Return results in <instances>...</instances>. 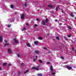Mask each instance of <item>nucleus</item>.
Returning <instances> with one entry per match:
<instances>
[{"label":"nucleus","mask_w":76,"mask_h":76,"mask_svg":"<svg viewBox=\"0 0 76 76\" xmlns=\"http://www.w3.org/2000/svg\"><path fill=\"white\" fill-rule=\"evenodd\" d=\"M39 18H37L36 19V20H37V21H39Z\"/></svg>","instance_id":"37"},{"label":"nucleus","mask_w":76,"mask_h":76,"mask_svg":"<svg viewBox=\"0 0 76 76\" xmlns=\"http://www.w3.org/2000/svg\"><path fill=\"white\" fill-rule=\"evenodd\" d=\"M42 23L43 25H45V22L43 20H42Z\"/></svg>","instance_id":"13"},{"label":"nucleus","mask_w":76,"mask_h":76,"mask_svg":"<svg viewBox=\"0 0 76 76\" xmlns=\"http://www.w3.org/2000/svg\"><path fill=\"white\" fill-rule=\"evenodd\" d=\"M26 45L27 47H32L31 45H30V44H29V43L26 44Z\"/></svg>","instance_id":"5"},{"label":"nucleus","mask_w":76,"mask_h":76,"mask_svg":"<svg viewBox=\"0 0 76 76\" xmlns=\"http://www.w3.org/2000/svg\"><path fill=\"white\" fill-rule=\"evenodd\" d=\"M31 69H35L36 70H37V71H38V68H36L35 67H32L31 68Z\"/></svg>","instance_id":"3"},{"label":"nucleus","mask_w":76,"mask_h":76,"mask_svg":"<svg viewBox=\"0 0 76 76\" xmlns=\"http://www.w3.org/2000/svg\"><path fill=\"white\" fill-rule=\"evenodd\" d=\"M68 28H69V29H70L71 30V29H72V28L70 27H68Z\"/></svg>","instance_id":"28"},{"label":"nucleus","mask_w":76,"mask_h":76,"mask_svg":"<svg viewBox=\"0 0 76 76\" xmlns=\"http://www.w3.org/2000/svg\"><path fill=\"white\" fill-rule=\"evenodd\" d=\"M24 6H25V7L27 6V2H26L24 4Z\"/></svg>","instance_id":"19"},{"label":"nucleus","mask_w":76,"mask_h":76,"mask_svg":"<svg viewBox=\"0 0 76 76\" xmlns=\"http://www.w3.org/2000/svg\"><path fill=\"white\" fill-rule=\"evenodd\" d=\"M29 72V70H27L26 72H24V74H25L26 73H28Z\"/></svg>","instance_id":"18"},{"label":"nucleus","mask_w":76,"mask_h":76,"mask_svg":"<svg viewBox=\"0 0 76 76\" xmlns=\"http://www.w3.org/2000/svg\"><path fill=\"white\" fill-rule=\"evenodd\" d=\"M48 6L49 7H50L51 8H52V7H53V5L51 4L48 5Z\"/></svg>","instance_id":"12"},{"label":"nucleus","mask_w":76,"mask_h":76,"mask_svg":"<svg viewBox=\"0 0 76 76\" xmlns=\"http://www.w3.org/2000/svg\"><path fill=\"white\" fill-rule=\"evenodd\" d=\"M52 75H56V73H55V72H53L52 73Z\"/></svg>","instance_id":"32"},{"label":"nucleus","mask_w":76,"mask_h":76,"mask_svg":"<svg viewBox=\"0 0 76 76\" xmlns=\"http://www.w3.org/2000/svg\"><path fill=\"white\" fill-rule=\"evenodd\" d=\"M16 76H18V75H16Z\"/></svg>","instance_id":"51"},{"label":"nucleus","mask_w":76,"mask_h":76,"mask_svg":"<svg viewBox=\"0 0 76 76\" xmlns=\"http://www.w3.org/2000/svg\"><path fill=\"white\" fill-rule=\"evenodd\" d=\"M38 76H42V74H38Z\"/></svg>","instance_id":"22"},{"label":"nucleus","mask_w":76,"mask_h":76,"mask_svg":"<svg viewBox=\"0 0 76 76\" xmlns=\"http://www.w3.org/2000/svg\"><path fill=\"white\" fill-rule=\"evenodd\" d=\"M59 25L61 26V25H62V24L61 23H59Z\"/></svg>","instance_id":"38"},{"label":"nucleus","mask_w":76,"mask_h":76,"mask_svg":"<svg viewBox=\"0 0 76 76\" xmlns=\"http://www.w3.org/2000/svg\"><path fill=\"white\" fill-rule=\"evenodd\" d=\"M58 8H59V6L57 7L56 8V11H58Z\"/></svg>","instance_id":"15"},{"label":"nucleus","mask_w":76,"mask_h":76,"mask_svg":"<svg viewBox=\"0 0 76 76\" xmlns=\"http://www.w3.org/2000/svg\"><path fill=\"white\" fill-rule=\"evenodd\" d=\"M9 45V44L8 43H5L4 45V46L5 47V46H6V45Z\"/></svg>","instance_id":"21"},{"label":"nucleus","mask_w":76,"mask_h":76,"mask_svg":"<svg viewBox=\"0 0 76 76\" xmlns=\"http://www.w3.org/2000/svg\"><path fill=\"white\" fill-rule=\"evenodd\" d=\"M25 1H27V0H25Z\"/></svg>","instance_id":"50"},{"label":"nucleus","mask_w":76,"mask_h":76,"mask_svg":"<svg viewBox=\"0 0 76 76\" xmlns=\"http://www.w3.org/2000/svg\"><path fill=\"white\" fill-rule=\"evenodd\" d=\"M56 39H58V40H59L60 39V37H58L57 36L56 37Z\"/></svg>","instance_id":"20"},{"label":"nucleus","mask_w":76,"mask_h":76,"mask_svg":"<svg viewBox=\"0 0 76 76\" xmlns=\"http://www.w3.org/2000/svg\"><path fill=\"white\" fill-rule=\"evenodd\" d=\"M47 22H48V18H46L45 19V22L47 23Z\"/></svg>","instance_id":"23"},{"label":"nucleus","mask_w":76,"mask_h":76,"mask_svg":"<svg viewBox=\"0 0 76 76\" xmlns=\"http://www.w3.org/2000/svg\"><path fill=\"white\" fill-rule=\"evenodd\" d=\"M10 7H11V8H13V5L12 4L11 5Z\"/></svg>","instance_id":"25"},{"label":"nucleus","mask_w":76,"mask_h":76,"mask_svg":"<svg viewBox=\"0 0 76 76\" xmlns=\"http://www.w3.org/2000/svg\"><path fill=\"white\" fill-rule=\"evenodd\" d=\"M7 63L6 62H5L2 65L4 66H6V65H7Z\"/></svg>","instance_id":"14"},{"label":"nucleus","mask_w":76,"mask_h":76,"mask_svg":"<svg viewBox=\"0 0 76 76\" xmlns=\"http://www.w3.org/2000/svg\"><path fill=\"white\" fill-rule=\"evenodd\" d=\"M38 11H39V10H38Z\"/></svg>","instance_id":"52"},{"label":"nucleus","mask_w":76,"mask_h":76,"mask_svg":"<svg viewBox=\"0 0 76 76\" xmlns=\"http://www.w3.org/2000/svg\"><path fill=\"white\" fill-rule=\"evenodd\" d=\"M4 42H6V43L7 42V41L6 40H4Z\"/></svg>","instance_id":"35"},{"label":"nucleus","mask_w":76,"mask_h":76,"mask_svg":"<svg viewBox=\"0 0 76 76\" xmlns=\"http://www.w3.org/2000/svg\"><path fill=\"white\" fill-rule=\"evenodd\" d=\"M8 52L10 53V54H11L12 53V50H10V49H8L7 50Z\"/></svg>","instance_id":"6"},{"label":"nucleus","mask_w":76,"mask_h":76,"mask_svg":"<svg viewBox=\"0 0 76 76\" xmlns=\"http://www.w3.org/2000/svg\"><path fill=\"white\" fill-rule=\"evenodd\" d=\"M16 38H15L13 39V41H15V42L16 44H18V40H16Z\"/></svg>","instance_id":"2"},{"label":"nucleus","mask_w":76,"mask_h":76,"mask_svg":"<svg viewBox=\"0 0 76 76\" xmlns=\"http://www.w3.org/2000/svg\"><path fill=\"white\" fill-rule=\"evenodd\" d=\"M61 59H62V60H64V57L62 56L61 57Z\"/></svg>","instance_id":"30"},{"label":"nucleus","mask_w":76,"mask_h":76,"mask_svg":"<svg viewBox=\"0 0 76 76\" xmlns=\"http://www.w3.org/2000/svg\"><path fill=\"white\" fill-rule=\"evenodd\" d=\"M34 53L35 54H38V53H39V51L37 50H35L34 51Z\"/></svg>","instance_id":"9"},{"label":"nucleus","mask_w":76,"mask_h":76,"mask_svg":"<svg viewBox=\"0 0 76 76\" xmlns=\"http://www.w3.org/2000/svg\"><path fill=\"white\" fill-rule=\"evenodd\" d=\"M61 10L62 13H64V11H63V9H61Z\"/></svg>","instance_id":"36"},{"label":"nucleus","mask_w":76,"mask_h":76,"mask_svg":"<svg viewBox=\"0 0 76 76\" xmlns=\"http://www.w3.org/2000/svg\"><path fill=\"white\" fill-rule=\"evenodd\" d=\"M50 29H53V27H51L50 28Z\"/></svg>","instance_id":"44"},{"label":"nucleus","mask_w":76,"mask_h":76,"mask_svg":"<svg viewBox=\"0 0 76 76\" xmlns=\"http://www.w3.org/2000/svg\"><path fill=\"white\" fill-rule=\"evenodd\" d=\"M71 16L72 18H74L75 17V15H73V12L71 13Z\"/></svg>","instance_id":"10"},{"label":"nucleus","mask_w":76,"mask_h":76,"mask_svg":"<svg viewBox=\"0 0 76 76\" xmlns=\"http://www.w3.org/2000/svg\"><path fill=\"white\" fill-rule=\"evenodd\" d=\"M21 64V65L22 66L23 65V63H22V64Z\"/></svg>","instance_id":"45"},{"label":"nucleus","mask_w":76,"mask_h":76,"mask_svg":"<svg viewBox=\"0 0 76 76\" xmlns=\"http://www.w3.org/2000/svg\"><path fill=\"white\" fill-rule=\"evenodd\" d=\"M8 66H10V64H8Z\"/></svg>","instance_id":"47"},{"label":"nucleus","mask_w":76,"mask_h":76,"mask_svg":"<svg viewBox=\"0 0 76 76\" xmlns=\"http://www.w3.org/2000/svg\"><path fill=\"white\" fill-rule=\"evenodd\" d=\"M35 57H36V58H38V56H36Z\"/></svg>","instance_id":"48"},{"label":"nucleus","mask_w":76,"mask_h":76,"mask_svg":"<svg viewBox=\"0 0 76 76\" xmlns=\"http://www.w3.org/2000/svg\"><path fill=\"white\" fill-rule=\"evenodd\" d=\"M50 62H48L47 63V64H50Z\"/></svg>","instance_id":"43"},{"label":"nucleus","mask_w":76,"mask_h":76,"mask_svg":"<svg viewBox=\"0 0 76 76\" xmlns=\"http://www.w3.org/2000/svg\"><path fill=\"white\" fill-rule=\"evenodd\" d=\"M2 38L3 37L1 36H0V42H2L3 41Z\"/></svg>","instance_id":"11"},{"label":"nucleus","mask_w":76,"mask_h":76,"mask_svg":"<svg viewBox=\"0 0 76 76\" xmlns=\"http://www.w3.org/2000/svg\"><path fill=\"white\" fill-rule=\"evenodd\" d=\"M37 67H39V66H37Z\"/></svg>","instance_id":"49"},{"label":"nucleus","mask_w":76,"mask_h":76,"mask_svg":"<svg viewBox=\"0 0 76 76\" xmlns=\"http://www.w3.org/2000/svg\"><path fill=\"white\" fill-rule=\"evenodd\" d=\"M24 15H25V14H22L21 15V19H23L24 18Z\"/></svg>","instance_id":"7"},{"label":"nucleus","mask_w":76,"mask_h":76,"mask_svg":"<svg viewBox=\"0 0 76 76\" xmlns=\"http://www.w3.org/2000/svg\"><path fill=\"white\" fill-rule=\"evenodd\" d=\"M57 21H58V20H57V19H56L55 20V22H57Z\"/></svg>","instance_id":"41"},{"label":"nucleus","mask_w":76,"mask_h":76,"mask_svg":"<svg viewBox=\"0 0 76 76\" xmlns=\"http://www.w3.org/2000/svg\"><path fill=\"white\" fill-rule=\"evenodd\" d=\"M72 50H73V51H74L75 49H74V47H72Z\"/></svg>","instance_id":"33"},{"label":"nucleus","mask_w":76,"mask_h":76,"mask_svg":"<svg viewBox=\"0 0 76 76\" xmlns=\"http://www.w3.org/2000/svg\"><path fill=\"white\" fill-rule=\"evenodd\" d=\"M43 49H45V50H47V48L45 47H43Z\"/></svg>","instance_id":"34"},{"label":"nucleus","mask_w":76,"mask_h":76,"mask_svg":"<svg viewBox=\"0 0 76 76\" xmlns=\"http://www.w3.org/2000/svg\"><path fill=\"white\" fill-rule=\"evenodd\" d=\"M25 29H26V28H24L22 30V31H24V30H25Z\"/></svg>","instance_id":"26"},{"label":"nucleus","mask_w":76,"mask_h":76,"mask_svg":"<svg viewBox=\"0 0 76 76\" xmlns=\"http://www.w3.org/2000/svg\"><path fill=\"white\" fill-rule=\"evenodd\" d=\"M26 25H27V26H28V25H29V24L28 23H26Z\"/></svg>","instance_id":"40"},{"label":"nucleus","mask_w":76,"mask_h":76,"mask_svg":"<svg viewBox=\"0 0 76 76\" xmlns=\"http://www.w3.org/2000/svg\"><path fill=\"white\" fill-rule=\"evenodd\" d=\"M65 66L69 70H70V69H72V67L71 66L69 67V66L67 65H66Z\"/></svg>","instance_id":"1"},{"label":"nucleus","mask_w":76,"mask_h":76,"mask_svg":"<svg viewBox=\"0 0 76 76\" xmlns=\"http://www.w3.org/2000/svg\"><path fill=\"white\" fill-rule=\"evenodd\" d=\"M17 56L18 57H19L20 55L18 54H17Z\"/></svg>","instance_id":"39"},{"label":"nucleus","mask_w":76,"mask_h":76,"mask_svg":"<svg viewBox=\"0 0 76 76\" xmlns=\"http://www.w3.org/2000/svg\"><path fill=\"white\" fill-rule=\"evenodd\" d=\"M34 44L35 45H37L38 44V41H36L34 42Z\"/></svg>","instance_id":"8"},{"label":"nucleus","mask_w":76,"mask_h":76,"mask_svg":"<svg viewBox=\"0 0 76 76\" xmlns=\"http://www.w3.org/2000/svg\"><path fill=\"white\" fill-rule=\"evenodd\" d=\"M68 37L69 38H70L71 37V34H69L68 35Z\"/></svg>","instance_id":"29"},{"label":"nucleus","mask_w":76,"mask_h":76,"mask_svg":"<svg viewBox=\"0 0 76 76\" xmlns=\"http://www.w3.org/2000/svg\"><path fill=\"white\" fill-rule=\"evenodd\" d=\"M64 38L66 39L65 40H66V41H68V39H67V38L66 37H64Z\"/></svg>","instance_id":"24"},{"label":"nucleus","mask_w":76,"mask_h":76,"mask_svg":"<svg viewBox=\"0 0 76 76\" xmlns=\"http://www.w3.org/2000/svg\"><path fill=\"white\" fill-rule=\"evenodd\" d=\"M0 70H2V69H1V67H0Z\"/></svg>","instance_id":"42"},{"label":"nucleus","mask_w":76,"mask_h":76,"mask_svg":"<svg viewBox=\"0 0 76 76\" xmlns=\"http://www.w3.org/2000/svg\"><path fill=\"white\" fill-rule=\"evenodd\" d=\"M50 70L51 72H53L54 70L53 69V66L51 65L50 67Z\"/></svg>","instance_id":"4"},{"label":"nucleus","mask_w":76,"mask_h":76,"mask_svg":"<svg viewBox=\"0 0 76 76\" xmlns=\"http://www.w3.org/2000/svg\"><path fill=\"white\" fill-rule=\"evenodd\" d=\"M38 39H39V40H42V39L43 38L42 37H38Z\"/></svg>","instance_id":"16"},{"label":"nucleus","mask_w":76,"mask_h":76,"mask_svg":"<svg viewBox=\"0 0 76 76\" xmlns=\"http://www.w3.org/2000/svg\"><path fill=\"white\" fill-rule=\"evenodd\" d=\"M7 26L9 28H10V27L11 26V25L10 24L8 25Z\"/></svg>","instance_id":"27"},{"label":"nucleus","mask_w":76,"mask_h":76,"mask_svg":"<svg viewBox=\"0 0 76 76\" xmlns=\"http://www.w3.org/2000/svg\"><path fill=\"white\" fill-rule=\"evenodd\" d=\"M34 61H36L35 59L34 58Z\"/></svg>","instance_id":"46"},{"label":"nucleus","mask_w":76,"mask_h":76,"mask_svg":"<svg viewBox=\"0 0 76 76\" xmlns=\"http://www.w3.org/2000/svg\"><path fill=\"white\" fill-rule=\"evenodd\" d=\"M39 63H42V61L41 59H39Z\"/></svg>","instance_id":"17"},{"label":"nucleus","mask_w":76,"mask_h":76,"mask_svg":"<svg viewBox=\"0 0 76 76\" xmlns=\"http://www.w3.org/2000/svg\"><path fill=\"white\" fill-rule=\"evenodd\" d=\"M34 26L35 27H37V26H38V25L37 24H35Z\"/></svg>","instance_id":"31"}]
</instances>
